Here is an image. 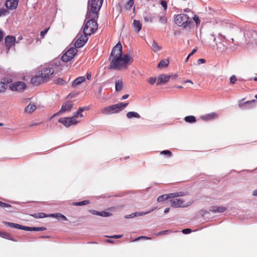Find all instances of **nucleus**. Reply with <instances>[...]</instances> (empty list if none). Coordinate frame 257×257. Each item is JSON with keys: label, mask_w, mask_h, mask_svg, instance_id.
Listing matches in <instances>:
<instances>
[{"label": "nucleus", "mask_w": 257, "mask_h": 257, "mask_svg": "<svg viewBox=\"0 0 257 257\" xmlns=\"http://www.w3.org/2000/svg\"><path fill=\"white\" fill-rule=\"evenodd\" d=\"M122 47L120 42L113 48L109 57V68L115 70L126 68L133 62V58L130 54L122 55Z\"/></svg>", "instance_id": "nucleus-1"}, {"label": "nucleus", "mask_w": 257, "mask_h": 257, "mask_svg": "<svg viewBox=\"0 0 257 257\" xmlns=\"http://www.w3.org/2000/svg\"><path fill=\"white\" fill-rule=\"evenodd\" d=\"M207 43L211 45L212 49L215 50L218 53H224L227 50L228 44L226 41L225 37H223L220 39V41L218 42L215 43V44H212L211 42H215L216 38L213 35H210L207 38Z\"/></svg>", "instance_id": "nucleus-2"}, {"label": "nucleus", "mask_w": 257, "mask_h": 257, "mask_svg": "<svg viewBox=\"0 0 257 257\" xmlns=\"http://www.w3.org/2000/svg\"><path fill=\"white\" fill-rule=\"evenodd\" d=\"M103 3V0H91L90 5H88L86 19L98 18V13Z\"/></svg>", "instance_id": "nucleus-3"}, {"label": "nucleus", "mask_w": 257, "mask_h": 257, "mask_svg": "<svg viewBox=\"0 0 257 257\" xmlns=\"http://www.w3.org/2000/svg\"><path fill=\"white\" fill-rule=\"evenodd\" d=\"M245 42L248 47L257 45V32L252 30L246 31L244 33Z\"/></svg>", "instance_id": "nucleus-4"}, {"label": "nucleus", "mask_w": 257, "mask_h": 257, "mask_svg": "<svg viewBox=\"0 0 257 257\" xmlns=\"http://www.w3.org/2000/svg\"><path fill=\"white\" fill-rule=\"evenodd\" d=\"M96 18H90L89 19L86 18V20H88V21L86 23L83 29L84 34L90 35L96 31L98 28V25L97 22L95 20V19Z\"/></svg>", "instance_id": "nucleus-5"}, {"label": "nucleus", "mask_w": 257, "mask_h": 257, "mask_svg": "<svg viewBox=\"0 0 257 257\" xmlns=\"http://www.w3.org/2000/svg\"><path fill=\"white\" fill-rule=\"evenodd\" d=\"M3 223L9 227L17 228L19 229H22L26 231H43L46 230V228L44 227H29L23 226L17 223H15L13 222H10L7 221H4Z\"/></svg>", "instance_id": "nucleus-6"}, {"label": "nucleus", "mask_w": 257, "mask_h": 257, "mask_svg": "<svg viewBox=\"0 0 257 257\" xmlns=\"http://www.w3.org/2000/svg\"><path fill=\"white\" fill-rule=\"evenodd\" d=\"M175 24L179 27H187L190 24L191 21L189 17L185 14H180L175 18Z\"/></svg>", "instance_id": "nucleus-7"}, {"label": "nucleus", "mask_w": 257, "mask_h": 257, "mask_svg": "<svg viewBox=\"0 0 257 257\" xmlns=\"http://www.w3.org/2000/svg\"><path fill=\"white\" fill-rule=\"evenodd\" d=\"M171 205L174 208L179 207H186L190 205L193 201L190 200L188 202H185L184 200L181 199H175L170 201Z\"/></svg>", "instance_id": "nucleus-8"}, {"label": "nucleus", "mask_w": 257, "mask_h": 257, "mask_svg": "<svg viewBox=\"0 0 257 257\" xmlns=\"http://www.w3.org/2000/svg\"><path fill=\"white\" fill-rule=\"evenodd\" d=\"M120 111L118 104L105 107L101 109V112L105 115L118 113Z\"/></svg>", "instance_id": "nucleus-9"}, {"label": "nucleus", "mask_w": 257, "mask_h": 257, "mask_svg": "<svg viewBox=\"0 0 257 257\" xmlns=\"http://www.w3.org/2000/svg\"><path fill=\"white\" fill-rule=\"evenodd\" d=\"M77 53L76 48H71L63 55L61 59L63 62H68L74 58Z\"/></svg>", "instance_id": "nucleus-10"}, {"label": "nucleus", "mask_w": 257, "mask_h": 257, "mask_svg": "<svg viewBox=\"0 0 257 257\" xmlns=\"http://www.w3.org/2000/svg\"><path fill=\"white\" fill-rule=\"evenodd\" d=\"M54 70L51 68H44L41 71H39V74L41 75V77L45 82H47L50 79V77L53 74Z\"/></svg>", "instance_id": "nucleus-11"}, {"label": "nucleus", "mask_w": 257, "mask_h": 257, "mask_svg": "<svg viewBox=\"0 0 257 257\" xmlns=\"http://www.w3.org/2000/svg\"><path fill=\"white\" fill-rule=\"evenodd\" d=\"M88 107H79L78 109L73 113V115L72 116H71V118L74 120V121L77 124L79 123L82 119L83 117H84V115L83 114L82 112L85 110H88Z\"/></svg>", "instance_id": "nucleus-12"}, {"label": "nucleus", "mask_w": 257, "mask_h": 257, "mask_svg": "<svg viewBox=\"0 0 257 257\" xmlns=\"http://www.w3.org/2000/svg\"><path fill=\"white\" fill-rule=\"evenodd\" d=\"M88 35L78 34L77 36V40L76 41L74 46L75 48H79L82 47L88 40Z\"/></svg>", "instance_id": "nucleus-13"}, {"label": "nucleus", "mask_w": 257, "mask_h": 257, "mask_svg": "<svg viewBox=\"0 0 257 257\" xmlns=\"http://www.w3.org/2000/svg\"><path fill=\"white\" fill-rule=\"evenodd\" d=\"M244 100V98L242 99L239 101L238 106L239 108L242 109H249L253 107L255 103L257 102V101L255 99H253L250 101H246L245 102H242L243 100Z\"/></svg>", "instance_id": "nucleus-14"}, {"label": "nucleus", "mask_w": 257, "mask_h": 257, "mask_svg": "<svg viewBox=\"0 0 257 257\" xmlns=\"http://www.w3.org/2000/svg\"><path fill=\"white\" fill-rule=\"evenodd\" d=\"M10 89L13 91H21L26 89V84L23 82H16L10 85Z\"/></svg>", "instance_id": "nucleus-15"}, {"label": "nucleus", "mask_w": 257, "mask_h": 257, "mask_svg": "<svg viewBox=\"0 0 257 257\" xmlns=\"http://www.w3.org/2000/svg\"><path fill=\"white\" fill-rule=\"evenodd\" d=\"M72 106L73 104L71 101H67L64 103L61 107V109L58 111V113H56L54 114L53 115H52L51 118L56 116L59 113H61L66 111H70L71 110Z\"/></svg>", "instance_id": "nucleus-16"}, {"label": "nucleus", "mask_w": 257, "mask_h": 257, "mask_svg": "<svg viewBox=\"0 0 257 257\" xmlns=\"http://www.w3.org/2000/svg\"><path fill=\"white\" fill-rule=\"evenodd\" d=\"M58 121L67 127L70 126L72 125L76 124V123L74 121L71 117L60 118Z\"/></svg>", "instance_id": "nucleus-17"}, {"label": "nucleus", "mask_w": 257, "mask_h": 257, "mask_svg": "<svg viewBox=\"0 0 257 257\" xmlns=\"http://www.w3.org/2000/svg\"><path fill=\"white\" fill-rule=\"evenodd\" d=\"M15 42L16 38L14 36L8 35L5 38L6 45L9 50L12 46L14 45Z\"/></svg>", "instance_id": "nucleus-18"}, {"label": "nucleus", "mask_w": 257, "mask_h": 257, "mask_svg": "<svg viewBox=\"0 0 257 257\" xmlns=\"http://www.w3.org/2000/svg\"><path fill=\"white\" fill-rule=\"evenodd\" d=\"M18 0H8L6 1L5 5L9 10H15L17 8Z\"/></svg>", "instance_id": "nucleus-19"}, {"label": "nucleus", "mask_w": 257, "mask_h": 257, "mask_svg": "<svg viewBox=\"0 0 257 257\" xmlns=\"http://www.w3.org/2000/svg\"><path fill=\"white\" fill-rule=\"evenodd\" d=\"M31 81L32 83L36 85H38L45 82L41 77V75L39 74V72L36 76L31 78Z\"/></svg>", "instance_id": "nucleus-20"}, {"label": "nucleus", "mask_w": 257, "mask_h": 257, "mask_svg": "<svg viewBox=\"0 0 257 257\" xmlns=\"http://www.w3.org/2000/svg\"><path fill=\"white\" fill-rule=\"evenodd\" d=\"M170 79V76L165 74H162L158 77L157 85H160L162 83H165L168 82Z\"/></svg>", "instance_id": "nucleus-21"}, {"label": "nucleus", "mask_w": 257, "mask_h": 257, "mask_svg": "<svg viewBox=\"0 0 257 257\" xmlns=\"http://www.w3.org/2000/svg\"><path fill=\"white\" fill-rule=\"evenodd\" d=\"M226 210L224 206H212L210 207L209 210L213 213L223 212Z\"/></svg>", "instance_id": "nucleus-22"}, {"label": "nucleus", "mask_w": 257, "mask_h": 257, "mask_svg": "<svg viewBox=\"0 0 257 257\" xmlns=\"http://www.w3.org/2000/svg\"><path fill=\"white\" fill-rule=\"evenodd\" d=\"M156 208H157V207H153L151 210L147 211V212H136L135 213H132L130 216V217L133 218V217H134L136 216L145 215L148 214V213H150L151 212L155 210ZM126 218H130V217L128 216H127L126 217Z\"/></svg>", "instance_id": "nucleus-23"}, {"label": "nucleus", "mask_w": 257, "mask_h": 257, "mask_svg": "<svg viewBox=\"0 0 257 257\" xmlns=\"http://www.w3.org/2000/svg\"><path fill=\"white\" fill-rule=\"evenodd\" d=\"M218 117L217 114L215 112H212L209 114H205L201 117V118L206 121L216 118Z\"/></svg>", "instance_id": "nucleus-24"}, {"label": "nucleus", "mask_w": 257, "mask_h": 257, "mask_svg": "<svg viewBox=\"0 0 257 257\" xmlns=\"http://www.w3.org/2000/svg\"><path fill=\"white\" fill-rule=\"evenodd\" d=\"M85 80V78L84 76L79 77L74 80L72 83V86L75 87L78 85L81 84L82 82H84Z\"/></svg>", "instance_id": "nucleus-25"}, {"label": "nucleus", "mask_w": 257, "mask_h": 257, "mask_svg": "<svg viewBox=\"0 0 257 257\" xmlns=\"http://www.w3.org/2000/svg\"><path fill=\"white\" fill-rule=\"evenodd\" d=\"M133 26L136 31L139 32L142 29V25L140 21L135 20L133 22Z\"/></svg>", "instance_id": "nucleus-26"}, {"label": "nucleus", "mask_w": 257, "mask_h": 257, "mask_svg": "<svg viewBox=\"0 0 257 257\" xmlns=\"http://www.w3.org/2000/svg\"><path fill=\"white\" fill-rule=\"evenodd\" d=\"M37 108V106L33 103H30L25 108V111L28 113L33 112Z\"/></svg>", "instance_id": "nucleus-27"}, {"label": "nucleus", "mask_w": 257, "mask_h": 257, "mask_svg": "<svg viewBox=\"0 0 257 257\" xmlns=\"http://www.w3.org/2000/svg\"><path fill=\"white\" fill-rule=\"evenodd\" d=\"M187 195V193L185 192H177L172 193H170V197L171 198H174L178 197H180Z\"/></svg>", "instance_id": "nucleus-28"}, {"label": "nucleus", "mask_w": 257, "mask_h": 257, "mask_svg": "<svg viewBox=\"0 0 257 257\" xmlns=\"http://www.w3.org/2000/svg\"><path fill=\"white\" fill-rule=\"evenodd\" d=\"M126 116L128 118H131L132 117H136L139 118L141 117L140 115L138 113L134 111H130L127 112L126 114Z\"/></svg>", "instance_id": "nucleus-29"}, {"label": "nucleus", "mask_w": 257, "mask_h": 257, "mask_svg": "<svg viewBox=\"0 0 257 257\" xmlns=\"http://www.w3.org/2000/svg\"><path fill=\"white\" fill-rule=\"evenodd\" d=\"M0 236L14 241H16V240L12 237L11 234L8 233L0 232Z\"/></svg>", "instance_id": "nucleus-30"}, {"label": "nucleus", "mask_w": 257, "mask_h": 257, "mask_svg": "<svg viewBox=\"0 0 257 257\" xmlns=\"http://www.w3.org/2000/svg\"><path fill=\"white\" fill-rule=\"evenodd\" d=\"M49 216L54 217L57 218L59 220H66L67 218L63 215L60 213L51 214Z\"/></svg>", "instance_id": "nucleus-31"}, {"label": "nucleus", "mask_w": 257, "mask_h": 257, "mask_svg": "<svg viewBox=\"0 0 257 257\" xmlns=\"http://www.w3.org/2000/svg\"><path fill=\"white\" fill-rule=\"evenodd\" d=\"M122 81L121 80H118L115 82V90L116 91H119L122 89Z\"/></svg>", "instance_id": "nucleus-32"}, {"label": "nucleus", "mask_w": 257, "mask_h": 257, "mask_svg": "<svg viewBox=\"0 0 257 257\" xmlns=\"http://www.w3.org/2000/svg\"><path fill=\"white\" fill-rule=\"evenodd\" d=\"M169 64V61L168 59H164L161 60L158 64V67L159 68H163L167 66Z\"/></svg>", "instance_id": "nucleus-33"}, {"label": "nucleus", "mask_w": 257, "mask_h": 257, "mask_svg": "<svg viewBox=\"0 0 257 257\" xmlns=\"http://www.w3.org/2000/svg\"><path fill=\"white\" fill-rule=\"evenodd\" d=\"M170 198H171V197H170V194H164V195H162L160 196L157 198V201L158 202H162V201H163L164 200H167V199H170Z\"/></svg>", "instance_id": "nucleus-34"}, {"label": "nucleus", "mask_w": 257, "mask_h": 257, "mask_svg": "<svg viewBox=\"0 0 257 257\" xmlns=\"http://www.w3.org/2000/svg\"><path fill=\"white\" fill-rule=\"evenodd\" d=\"M49 215H46L44 213L40 212V213H35L32 215V216H33L35 218H45V217H49Z\"/></svg>", "instance_id": "nucleus-35"}, {"label": "nucleus", "mask_w": 257, "mask_h": 257, "mask_svg": "<svg viewBox=\"0 0 257 257\" xmlns=\"http://www.w3.org/2000/svg\"><path fill=\"white\" fill-rule=\"evenodd\" d=\"M151 47L154 52H157L161 49V47L159 46L155 41H153Z\"/></svg>", "instance_id": "nucleus-36"}, {"label": "nucleus", "mask_w": 257, "mask_h": 257, "mask_svg": "<svg viewBox=\"0 0 257 257\" xmlns=\"http://www.w3.org/2000/svg\"><path fill=\"white\" fill-rule=\"evenodd\" d=\"M184 119L186 122L190 123L195 122L196 121L195 117L193 115L187 116Z\"/></svg>", "instance_id": "nucleus-37"}, {"label": "nucleus", "mask_w": 257, "mask_h": 257, "mask_svg": "<svg viewBox=\"0 0 257 257\" xmlns=\"http://www.w3.org/2000/svg\"><path fill=\"white\" fill-rule=\"evenodd\" d=\"M89 203V201L84 200V201H81V202H74V203H73V205H75V206H81V205H87V204H88Z\"/></svg>", "instance_id": "nucleus-38"}, {"label": "nucleus", "mask_w": 257, "mask_h": 257, "mask_svg": "<svg viewBox=\"0 0 257 257\" xmlns=\"http://www.w3.org/2000/svg\"><path fill=\"white\" fill-rule=\"evenodd\" d=\"M134 4V0H129L127 3L125 5V8L127 10H131V8Z\"/></svg>", "instance_id": "nucleus-39"}, {"label": "nucleus", "mask_w": 257, "mask_h": 257, "mask_svg": "<svg viewBox=\"0 0 257 257\" xmlns=\"http://www.w3.org/2000/svg\"><path fill=\"white\" fill-rule=\"evenodd\" d=\"M7 86V84L5 83L0 81V93H2L4 92L5 89H6V87Z\"/></svg>", "instance_id": "nucleus-40"}, {"label": "nucleus", "mask_w": 257, "mask_h": 257, "mask_svg": "<svg viewBox=\"0 0 257 257\" xmlns=\"http://www.w3.org/2000/svg\"><path fill=\"white\" fill-rule=\"evenodd\" d=\"M159 22L162 24L166 25L167 23V19L165 16H161L159 18Z\"/></svg>", "instance_id": "nucleus-41"}, {"label": "nucleus", "mask_w": 257, "mask_h": 257, "mask_svg": "<svg viewBox=\"0 0 257 257\" xmlns=\"http://www.w3.org/2000/svg\"><path fill=\"white\" fill-rule=\"evenodd\" d=\"M161 154L167 155L168 157H170L172 155V153L170 151L164 150L161 152Z\"/></svg>", "instance_id": "nucleus-42"}, {"label": "nucleus", "mask_w": 257, "mask_h": 257, "mask_svg": "<svg viewBox=\"0 0 257 257\" xmlns=\"http://www.w3.org/2000/svg\"><path fill=\"white\" fill-rule=\"evenodd\" d=\"M111 215V213L108 212H105V211L100 212L99 216H101L102 217H108V216H110Z\"/></svg>", "instance_id": "nucleus-43"}, {"label": "nucleus", "mask_w": 257, "mask_h": 257, "mask_svg": "<svg viewBox=\"0 0 257 257\" xmlns=\"http://www.w3.org/2000/svg\"><path fill=\"white\" fill-rule=\"evenodd\" d=\"M118 104L119 106L120 111L122 110L123 108H124L128 105V103L120 102Z\"/></svg>", "instance_id": "nucleus-44"}, {"label": "nucleus", "mask_w": 257, "mask_h": 257, "mask_svg": "<svg viewBox=\"0 0 257 257\" xmlns=\"http://www.w3.org/2000/svg\"><path fill=\"white\" fill-rule=\"evenodd\" d=\"M49 29V28H47L45 30H44V31H42L40 33V36H41V38L42 39H43L45 37V35H46V34L48 32V30Z\"/></svg>", "instance_id": "nucleus-45"}, {"label": "nucleus", "mask_w": 257, "mask_h": 257, "mask_svg": "<svg viewBox=\"0 0 257 257\" xmlns=\"http://www.w3.org/2000/svg\"><path fill=\"white\" fill-rule=\"evenodd\" d=\"M0 207L2 208L11 207V205L10 204L3 202L0 201Z\"/></svg>", "instance_id": "nucleus-46"}, {"label": "nucleus", "mask_w": 257, "mask_h": 257, "mask_svg": "<svg viewBox=\"0 0 257 257\" xmlns=\"http://www.w3.org/2000/svg\"><path fill=\"white\" fill-rule=\"evenodd\" d=\"M9 12L7 10L4 9H0V17H1L2 15H4L6 14H8Z\"/></svg>", "instance_id": "nucleus-47"}, {"label": "nucleus", "mask_w": 257, "mask_h": 257, "mask_svg": "<svg viewBox=\"0 0 257 257\" xmlns=\"http://www.w3.org/2000/svg\"><path fill=\"white\" fill-rule=\"evenodd\" d=\"M160 4L164 8L165 10H166L167 9V3L165 1H161L160 2Z\"/></svg>", "instance_id": "nucleus-48"}, {"label": "nucleus", "mask_w": 257, "mask_h": 257, "mask_svg": "<svg viewBox=\"0 0 257 257\" xmlns=\"http://www.w3.org/2000/svg\"><path fill=\"white\" fill-rule=\"evenodd\" d=\"M156 81V78L155 77H151L148 80V82L151 84H154Z\"/></svg>", "instance_id": "nucleus-49"}, {"label": "nucleus", "mask_w": 257, "mask_h": 257, "mask_svg": "<svg viewBox=\"0 0 257 257\" xmlns=\"http://www.w3.org/2000/svg\"><path fill=\"white\" fill-rule=\"evenodd\" d=\"M236 81V78L235 75H232L230 78V82L231 84H234Z\"/></svg>", "instance_id": "nucleus-50"}, {"label": "nucleus", "mask_w": 257, "mask_h": 257, "mask_svg": "<svg viewBox=\"0 0 257 257\" xmlns=\"http://www.w3.org/2000/svg\"><path fill=\"white\" fill-rule=\"evenodd\" d=\"M193 20L195 22L196 24H199L200 23V20L199 17L197 15H194L193 17Z\"/></svg>", "instance_id": "nucleus-51"}, {"label": "nucleus", "mask_w": 257, "mask_h": 257, "mask_svg": "<svg viewBox=\"0 0 257 257\" xmlns=\"http://www.w3.org/2000/svg\"><path fill=\"white\" fill-rule=\"evenodd\" d=\"M122 236V235H114L112 236H106L108 238H119Z\"/></svg>", "instance_id": "nucleus-52"}, {"label": "nucleus", "mask_w": 257, "mask_h": 257, "mask_svg": "<svg viewBox=\"0 0 257 257\" xmlns=\"http://www.w3.org/2000/svg\"><path fill=\"white\" fill-rule=\"evenodd\" d=\"M182 231L184 234H188V233H190V232H191L192 230L190 228H186V229H183Z\"/></svg>", "instance_id": "nucleus-53"}, {"label": "nucleus", "mask_w": 257, "mask_h": 257, "mask_svg": "<svg viewBox=\"0 0 257 257\" xmlns=\"http://www.w3.org/2000/svg\"><path fill=\"white\" fill-rule=\"evenodd\" d=\"M64 81L63 80V79L61 78H59L58 79H57L56 80H55V83L56 84H62L63 83Z\"/></svg>", "instance_id": "nucleus-54"}, {"label": "nucleus", "mask_w": 257, "mask_h": 257, "mask_svg": "<svg viewBox=\"0 0 257 257\" xmlns=\"http://www.w3.org/2000/svg\"><path fill=\"white\" fill-rule=\"evenodd\" d=\"M169 231V230H163L160 232H159L156 234L157 235H164L166 234L167 232Z\"/></svg>", "instance_id": "nucleus-55"}, {"label": "nucleus", "mask_w": 257, "mask_h": 257, "mask_svg": "<svg viewBox=\"0 0 257 257\" xmlns=\"http://www.w3.org/2000/svg\"><path fill=\"white\" fill-rule=\"evenodd\" d=\"M151 239V238L150 237H147V236H140L139 237H138V238H137L135 240H139L140 239Z\"/></svg>", "instance_id": "nucleus-56"}, {"label": "nucleus", "mask_w": 257, "mask_h": 257, "mask_svg": "<svg viewBox=\"0 0 257 257\" xmlns=\"http://www.w3.org/2000/svg\"><path fill=\"white\" fill-rule=\"evenodd\" d=\"M91 213L94 215H100V212H98L96 210H90V211Z\"/></svg>", "instance_id": "nucleus-57"}, {"label": "nucleus", "mask_w": 257, "mask_h": 257, "mask_svg": "<svg viewBox=\"0 0 257 257\" xmlns=\"http://www.w3.org/2000/svg\"><path fill=\"white\" fill-rule=\"evenodd\" d=\"M197 49L196 48L193 49L191 52V53L189 54V57H190L191 56L193 55L197 51Z\"/></svg>", "instance_id": "nucleus-58"}, {"label": "nucleus", "mask_w": 257, "mask_h": 257, "mask_svg": "<svg viewBox=\"0 0 257 257\" xmlns=\"http://www.w3.org/2000/svg\"><path fill=\"white\" fill-rule=\"evenodd\" d=\"M144 20L146 22L151 21V18L150 17L146 16V17H144Z\"/></svg>", "instance_id": "nucleus-59"}, {"label": "nucleus", "mask_w": 257, "mask_h": 257, "mask_svg": "<svg viewBox=\"0 0 257 257\" xmlns=\"http://www.w3.org/2000/svg\"><path fill=\"white\" fill-rule=\"evenodd\" d=\"M91 77V73H87L86 74V78L88 80H89Z\"/></svg>", "instance_id": "nucleus-60"}, {"label": "nucleus", "mask_w": 257, "mask_h": 257, "mask_svg": "<svg viewBox=\"0 0 257 257\" xmlns=\"http://www.w3.org/2000/svg\"><path fill=\"white\" fill-rule=\"evenodd\" d=\"M198 63L201 62V63H204L205 62V60L204 59H199L198 60Z\"/></svg>", "instance_id": "nucleus-61"}, {"label": "nucleus", "mask_w": 257, "mask_h": 257, "mask_svg": "<svg viewBox=\"0 0 257 257\" xmlns=\"http://www.w3.org/2000/svg\"><path fill=\"white\" fill-rule=\"evenodd\" d=\"M128 96H129L128 94H124V95H122L121 99H126L128 97Z\"/></svg>", "instance_id": "nucleus-62"}, {"label": "nucleus", "mask_w": 257, "mask_h": 257, "mask_svg": "<svg viewBox=\"0 0 257 257\" xmlns=\"http://www.w3.org/2000/svg\"><path fill=\"white\" fill-rule=\"evenodd\" d=\"M3 38V31L0 30V41H2Z\"/></svg>", "instance_id": "nucleus-63"}, {"label": "nucleus", "mask_w": 257, "mask_h": 257, "mask_svg": "<svg viewBox=\"0 0 257 257\" xmlns=\"http://www.w3.org/2000/svg\"><path fill=\"white\" fill-rule=\"evenodd\" d=\"M252 195L257 196V189L253 191Z\"/></svg>", "instance_id": "nucleus-64"}]
</instances>
